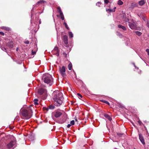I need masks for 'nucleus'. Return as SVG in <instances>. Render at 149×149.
Here are the masks:
<instances>
[{"label":"nucleus","mask_w":149,"mask_h":149,"mask_svg":"<svg viewBox=\"0 0 149 149\" xmlns=\"http://www.w3.org/2000/svg\"><path fill=\"white\" fill-rule=\"evenodd\" d=\"M53 98L56 106H60L62 103L63 98L62 93L58 91H54L53 93Z\"/></svg>","instance_id":"obj_1"},{"label":"nucleus","mask_w":149,"mask_h":149,"mask_svg":"<svg viewBox=\"0 0 149 149\" xmlns=\"http://www.w3.org/2000/svg\"><path fill=\"white\" fill-rule=\"evenodd\" d=\"M42 80L44 82L49 86H51L53 83V79L51 75L48 74L46 73L42 76Z\"/></svg>","instance_id":"obj_2"},{"label":"nucleus","mask_w":149,"mask_h":149,"mask_svg":"<svg viewBox=\"0 0 149 149\" xmlns=\"http://www.w3.org/2000/svg\"><path fill=\"white\" fill-rule=\"evenodd\" d=\"M11 140L10 142L7 145V149H13L16 144L15 139L13 136H9Z\"/></svg>","instance_id":"obj_3"},{"label":"nucleus","mask_w":149,"mask_h":149,"mask_svg":"<svg viewBox=\"0 0 149 149\" xmlns=\"http://www.w3.org/2000/svg\"><path fill=\"white\" fill-rule=\"evenodd\" d=\"M32 110L31 109L28 110L23 109L21 111L22 116L26 119L30 118L32 116Z\"/></svg>","instance_id":"obj_4"},{"label":"nucleus","mask_w":149,"mask_h":149,"mask_svg":"<svg viewBox=\"0 0 149 149\" xmlns=\"http://www.w3.org/2000/svg\"><path fill=\"white\" fill-rule=\"evenodd\" d=\"M129 26L130 28L132 29L136 30L137 28L136 25V22H134L133 20H132L128 22Z\"/></svg>","instance_id":"obj_5"},{"label":"nucleus","mask_w":149,"mask_h":149,"mask_svg":"<svg viewBox=\"0 0 149 149\" xmlns=\"http://www.w3.org/2000/svg\"><path fill=\"white\" fill-rule=\"evenodd\" d=\"M38 93L40 95H42L44 94L45 95V96L43 98V99H45L47 97L46 95V90L43 88H40L38 89Z\"/></svg>","instance_id":"obj_6"},{"label":"nucleus","mask_w":149,"mask_h":149,"mask_svg":"<svg viewBox=\"0 0 149 149\" xmlns=\"http://www.w3.org/2000/svg\"><path fill=\"white\" fill-rule=\"evenodd\" d=\"M62 113L60 110H57L54 113V115L55 117L57 118L60 117L62 115Z\"/></svg>","instance_id":"obj_7"},{"label":"nucleus","mask_w":149,"mask_h":149,"mask_svg":"<svg viewBox=\"0 0 149 149\" xmlns=\"http://www.w3.org/2000/svg\"><path fill=\"white\" fill-rule=\"evenodd\" d=\"M60 71L63 77H65L66 76V74L65 73V67L63 66L62 67V68H60Z\"/></svg>","instance_id":"obj_8"},{"label":"nucleus","mask_w":149,"mask_h":149,"mask_svg":"<svg viewBox=\"0 0 149 149\" xmlns=\"http://www.w3.org/2000/svg\"><path fill=\"white\" fill-rule=\"evenodd\" d=\"M56 51V53H54V54L56 55V56H59V52H58V47L56 46L55 47L53 50L52 51V53H54V52Z\"/></svg>","instance_id":"obj_9"},{"label":"nucleus","mask_w":149,"mask_h":149,"mask_svg":"<svg viewBox=\"0 0 149 149\" xmlns=\"http://www.w3.org/2000/svg\"><path fill=\"white\" fill-rule=\"evenodd\" d=\"M63 40L64 43L67 45L68 43V37L67 36L65 35L63 36Z\"/></svg>","instance_id":"obj_10"},{"label":"nucleus","mask_w":149,"mask_h":149,"mask_svg":"<svg viewBox=\"0 0 149 149\" xmlns=\"http://www.w3.org/2000/svg\"><path fill=\"white\" fill-rule=\"evenodd\" d=\"M122 19L123 20L126 22H128L129 21V18L126 17L125 14H123L122 16Z\"/></svg>","instance_id":"obj_11"},{"label":"nucleus","mask_w":149,"mask_h":149,"mask_svg":"<svg viewBox=\"0 0 149 149\" xmlns=\"http://www.w3.org/2000/svg\"><path fill=\"white\" fill-rule=\"evenodd\" d=\"M139 139L141 141L143 145H145V142L143 138V136H142V135L140 134L139 135Z\"/></svg>","instance_id":"obj_12"},{"label":"nucleus","mask_w":149,"mask_h":149,"mask_svg":"<svg viewBox=\"0 0 149 149\" xmlns=\"http://www.w3.org/2000/svg\"><path fill=\"white\" fill-rule=\"evenodd\" d=\"M7 45L9 48H13V42L11 41H10L7 43Z\"/></svg>","instance_id":"obj_13"},{"label":"nucleus","mask_w":149,"mask_h":149,"mask_svg":"<svg viewBox=\"0 0 149 149\" xmlns=\"http://www.w3.org/2000/svg\"><path fill=\"white\" fill-rule=\"evenodd\" d=\"M118 27L119 28L122 29L124 31H126L127 29L125 26H122L120 24L118 25Z\"/></svg>","instance_id":"obj_14"},{"label":"nucleus","mask_w":149,"mask_h":149,"mask_svg":"<svg viewBox=\"0 0 149 149\" xmlns=\"http://www.w3.org/2000/svg\"><path fill=\"white\" fill-rule=\"evenodd\" d=\"M104 116L106 118L110 120V121H111V118L110 117V116L108 114H105L104 115Z\"/></svg>","instance_id":"obj_15"},{"label":"nucleus","mask_w":149,"mask_h":149,"mask_svg":"<svg viewBox=\"0 0 149 149\" xmlns=\"http://www.w3.org/2000/svg\"><path fill=\"white\" fill-rule=\"evenodd\" d=\"M145 3V1L144 0H142L139 2V4L140 6H143Z\"/></svg>","instance_id":"obj_16"},{"label":"nucleus","mask_w":149,"mask_h":149,"mask_svg":"<svg viewBox=\"0 0 149 149\" xmlns=\"http://www.w3.org/2000/svg\"><path fill=\"white\" fill-rule=\"evenodd\" d=\"M45 1H44L42 0H41L37 2V3L36 4V5H37V4H42L44 3Z\"/></svg>","instance_id":"obj_17"},{"label":"nucleus","mask_w":149,"mask_h":149,"mask_svg":"<svg viewBox=\"0 0 149 149\" xmlns=\"http://www.w3.org/2000/svg\"><path fill=\"white\" fill-rule=\"evenodd\" d=\"M106 11L108 13L110 14L111 12H112V10L110 8V7H109V8L107 9L106 8Z\"/></svg>","instance_id":"obj_18"},{"label":"nucleus","mask_w":149,"mask_h":149,"mask_svg":"<svg viewBox=\"0 0 149 149\" xmlns=\"http://www.w3.org/2000/svg\"><path fill=\"white\" fill-rule=\"evenodd\" d=\"M2 29L8 31H9L10 30V29L8 27L3 26L2 27Z\"/></svg>","instance_id":"obj_19"},{"label":"nucleus","mask_w":149,"mask_h":149,"mask_svg":"<svg viewBox=\"0 0 149 149\" xmlns=\"http://www.w3.org/2000/svg\"><path fill=\"white\" fill-rule=\"evenodd\" d=\"M38 100L37 99H35L33 100L34 103V104L35 105H37L38 104Z\"/></svg>","instance_id":"obj_20"},{"label":"nucleus","mask_w":149,"mask_h":149,"mask_svg":"<svg viewBox=\"0 0 149 149\" xmlns=\"http://www.w3.org/2000/svg\"><path fill=\"white\" fill-rule=\"evenodd\" d=\"M135 33L138 36H140L142 34V33L139 31H135Z\"/></svg>","instance_id":"obj_21"},{"label":"nucleus","mask_w":149,"mask_h":149,"mask_svg":"<svg viewBox=\"0 0 149 149\" xmlns=\"http://www.w3.org/2000/svg\"><path fill=\"white\" fill-rule=\"evenodd\" d=\"M72 65L71 63H69L68 65V68L69 70H71L72 69Z\"/></svg>","instance_id":"obj_22"},{"label":"nucleus","mask_w":149,"mask_h":149,"mask_svg":"<svg viewBox=\"0 0 149 149\" xmlns=\"http://www.w3.org/2000/svg\"><path fill=\"white\" fill-rule=\"evenodd\" d=\"M123 3L122 1L121 0H119L118 2V4L119 5H122Z\"/></svg>","instance_id":"obj_23"},{"label":"nucleus","mask_w":149,"mask_h":149,"mask_svg":"<svg viewBox=\"0 0 149 149\" xmlns=\"http://www.w3.org/2000/svg\"><path fill=\"white\" fill-rule=\"evenodd\" d=\"M136 6V4H135L134 3H132L130 7L133 8H134Z\"/></svg>","instance_id":"obj_24"},{"label":"nucleus","mask_w":149,"mask_h":149,"mask_svg":"<svg viewBox=\"0 0 149 149\" xmlns=\"http://www.w3.org/2000/svg\"><path fill=\"white\" fill-rule=\"evenodd\" d=\"M68 34L70 38H72L73 37V34L72 32H69Z\"/></svg>","instance_id":"obj_25"},{"label":"nucleus","mask_w":149,"mask_h":149,"mask_svg":"<svg viewBox=\"0 0 149 149\" xmlns=\"http://www.w3.org/2000/svg\"><path fill=\"white\" fill-rule=\"evenodd\" d=\"M64 24L65 25V27H66V28L68 29H69V27L68 26L67 24V23L65 22H64Z\"/></svg>","instance_id":"obj_26"},{"label":"nucleus","mask_w":149,"mask_h":149,"mask_svg":"<svg viewBox=\"0 0 149 149\" xmlns=\"http://www.w3.org/2000/svg\"><path fill=\"white\" fill-rule=\"evenodd\" d=\"M107 126L108 128V130H109V132H110L111 131V127H110L109 126H108V125L107 124Z\"/></svg>","instance_id":"obj_27"},{"label":"nucleus","mask_w":149,"mask_h":149,"mask_svg":"<svg viewBox=\"0 0 149 149\" xmlns=\"http://www.w3.org/2000/svg\"><path fill=\"white\" fill-rule=\"evenodd\" d=\"M101 101L102 102L104 103H106L107 104H109V102L107 101H105V100H101Z\"/></svg>","instance_id":"obj_28"},{"label":"nucleus","mask_w":149,"mask_h":149,"mask_svg":"<svg viewBox=\"0 0 149 149\" xmlns=\"http://www.w3.org/2000/svg\"><path fill=\"white\" fill-rule=\"evenodd\" d=\"M57 9L58 10V11L59 13L60 12H61L62 11L61 8L59 6L58 7H57Z\"/></svg>","instance_id":"obj_29"},{"label":"nucleus","mask_w":149,"mask_h":149,"mask_svg":"<svg viewBox=\"0 0 149 149\" xmlns=\"http://www.w3.org/2000/svg\"><path fill=\"white\" fill-rule=\"evenodd\" d=\"M70 124L71 125H73L74 124V120H72L70 122Z\"/></svg>","instance_id":"obj_30"},{"label":"nucleus","mask_w":149,"mask_h":149,"mask_svg":"<svg viewBox=\"0 0 149 149\" xmlns=\"http://www.w3.org/2000/svg\"><path fill=\"white\" fill-rule=\"evenodd\" d=\"M101 3L100 2H98L96 3V6H97L99 7H100V5H101Z\"/></svg>","instance_id":"obj_31"},{"label":"nucleus","mask_w":149,"mask_h":149,"mask_svg":"<svg viewBox=\"0 0 149 149\" xmlns=\"http://www.w3.org/2000/svg\"><path fill=\"white\" fill-rule=\"evenodd\" d=\"M79 97V98H80H80H82V96L79 93H77V94Z\"/></svg>","instance_id":"obj_32"},{"label":"nucleus","mask_w":149,"mask_h":149,"mask_svg":"<svg viewBox=\"0 0 149 149\" xmlns=\"http://www.w3.org/2000/svg\"><path fill=\"white\" fill-rule=\"evenodd\" d=\"M104 2L105 3L107 4L109 2V0H104Z\"/></svg>","instance_id":"obj_33"},{"label":"nucleus","mask_w":149,"mask_h":149,"mask_svg":"<svg viewBox=\"0 0 149 149\" xmlns=\"http://www.w3.org/2000/svg\"><path fill=\"white\" fill-rule=\"evenodd\" d=\"M36 54V52L35 51H34L33 50L32 51V54L33 55H34Z\"/></svg>","instance_id":"obj_34"},{"label":"nucleus","mask_w":149,"mask_h":149,"mask_svg":"<svg viewBox=\"0 0 149 149\" xmlns=\"http://www.w3.org/2000/svg\"><path fill=\"white\" fill-rule=\"evenodd\" d=\"M138 123L140 125H141L142 124V122L140 120H139L138 121Z\"/></svg>","instance_id":"obj_35"},{"label":"nucleus","mask_w":149,"mask_h":149,"mask_svg":"<svg viewBox=\"0 0 149 149\" xmlns=\"http://www.w3.org/2000/svg\"><path fill=\"white\" fill-rule=\"evenodd\" d=\"M146 51L147 52L148 55L149 56V49H147L146 50Z\"/></svg>","instance_id":"obj_36"},{"label":"nucleus","mask_w":149,"mask_h":149,"mask_svg":"<svg viewBox=\"0 0 149 149\" xmlns=\"http://www.w3.org/2000/svg\"><path fill=\"white\" fill-rule=\"evenodd\" d=\"M29 42L28 40H26L24 42V43L26 44H29Z\"/></svg>","instance_id":"obj_37"},{"label":"nucleus","mask_w":149,"mask_h":149,"mask_svg":"<svg viewBox=\"0 0 149 149\" xmlns=\"http://www.w3.org/2000/svg\"><path fill=\"white\" fill-rule=\"evenodd\" d=\"M1 49L3 51H6V48H4V47H2L1 48Z\"/></svg>","instance_id":"obj_38"},{"label":"nucleus","mask_w":149,"mask_h":149,"mask_svg":"<svg viewBox=\"0 0 149 149\" xmlns=\"http://www.w3.org/2000/svg\"><path fill=\"white\" fill-rule=\"evenodd\" d=\"M60 13V16H63V13L62 12V11L61 12L59 13Z\"/></svg>","instance_id":"obj_39"},{"label":"nucleus","mask_w":149,"mask_h":149,"mask_svg":"<svg viewBox=\"0 0 149 149\" xmlns=\"http://www.w3.org/2000/svg\"><path fill=\"white\" fill-rule=\"evenodd\" d=\"M61 19L62 20H64V15L63 16H61Z\"/></svg>","instance_id":"obj_40"},{"label":"nucleus","mask_w":149,"mask_h":149,"mask_svg":"<svg viewBox=\"0 0 149 149\" xmlns=\"http://www.w3.org/2000/svg\"><path fill=\"white\" fill-rule=\"evenodd\" d=\"M0 34L3 36L4 35V33L3 32H2V31H0Z\"/></svg>","instance_id":"obj_41"},{"label":"nucleus","mask_w":149,"mask_h":149,"mask_svg":"<svg viewBox=\"0 0 149 149\" xmlns=\"http://www.w3.org/2000/svg\"><path fill=\"white\" fill-rule=\"evenodd\" d=\"M71 125L70 124H69L68 125L67 127L68 128H69Z\"/></svg>","instance_id":"obj_42"},{"label":"nucleus","mask_w":149,"mask_h":149,"mask_svg":"<svg viewBox=\"0 0 149 149\" xmlns=\"http://www.w3.org/2000/svg\"><path fill=\"white\" fill-rule=\"evenodd\" d=\"M147 26L149 28V23H148L147 24Z\"/></svg>","instance_id":"obj_43"},{"label":"nucleus","mask_w":149,"mask_h":149,"mask_svg":"<svg viewBox=\"0 0 149 149\" xmlns=\"http://www.w3.org/2000/svg\"><path fill=\"white\" fill-rule=\"evenodd\" d=\"M51 107H52V108L50 107V108H52V109H54V106H52Z\"/></svg>","instance_id":"obj_44"},{"label":"nucleus","mask_w":149,"mask_h":149,"mask_svg":"<svg viewBox=\"0 0 149 149\" xmlns=\"http://www.w3.org/2000/svg\"><path fill=\"white\" fill-rule=\"evenodd\" d=\"M115 11V10L112 9V12H114Z\"/></svg>","instance_id":"obj_45"},{"label":"nucleus","mask_w":149,"mask_h":149,"mask_svg":"<svg viewBox=\"0 0 149 149\" xmlns=\"http://www.w3.org/2000/svg\"><path fill=\"white\" fill-rule=\"evenodd\" d=\"M56 53V51L55 52H54V53H53V54H54V53Z\"/></svg>","instance_id":"obj_46"},{"label":"nucleus","mask_w":149,"mask_h":149,"mask_svg":"<svg viewBox=\"0 0 149 149\" xmlns=\"http://www.w3.org/2000/svg\"><path fill=\"white\" fill-rule=\"evenodd\" d=\"M116 7H115L114 8V10H115V9H116Z\"/></svg>","instance_id":"obj_47"},{"label":"nucleus","mask_w":149,"mask_h":149,"mask_svg":"<svg viewBox=\"0 0 149 149\" xmlns=\"http://www.w3.org/2000/svg\"><path fill=\"white\" fill-rule=\"evenodd\" d=\"M18 48H17V49H16V50H17H17H18Z\"/></svg>","instance_id":"obj_48"},{"label":"nucleus","mask_w":149,"mask_h":149,"mask_svg":"<svg viewBox=\"0 0 149 149\" xmlns=\"http://www.w3.org/2000/svg\"><path fill=\"white\" fill-rule=\"evenodd\" d=\"M41 23V22L40 21V22H39V24H40Z\"/></svg>","instance_id":"obj_49"},{"label":"nucleus","mask_w":149,"mask_h":149,"mask_svg":"<svg viewBox=\"0 0 149 149\" xmlns=\"http://www.w3.org/2000/svg\"><path fill=\"white\" fill-rule=\"evenodd\" d=\"M75 121H77V120L76 119H75Z\"/></svg>","instance_id":"obj_50"},{"label":"nucleus","mask_w":149,"mask_h":149,"mask_svg":"<svg viewBox=\"0 0 149 149\" xmlns=\"http://www.w3.org/2000/svg\"><path fill=\"white\" fill-rule=\"evenodd\" d=\"M134 149H136V148H134Z\"/></svg>","instance_id":"obj_51"}]
</instances>
